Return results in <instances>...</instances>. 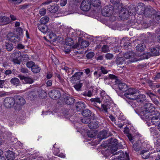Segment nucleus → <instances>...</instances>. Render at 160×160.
<instances>
[{
	"label": "nucleus",
	"mask_w": 160,
	"mask_h": 160,
	"mask_svg": "<svg viewBox=\"0 0 160 160\" xmlns=\"http://www.w3.org/2000/svg\"><path fill=\"white\" fill-rule=\"evenodd\" d=\"M157 110L156 109L154 106L150 103H147L144 105V108L139 113L143 119H147L152 114L155 113V111Z\"/></svg>",
	"instance_id": "f257e3e1"
},
{
	"label": "nucleus",
	"mask_w": 160,
	"mask_h": 160,
	"mask_svg": "<svg viewBox=\"0 0 160 160\" xmlns=\"http://www.w3.org/2000/svg\"><path fill=\"white\" fill-rule=\"evenodd\" d=\"M138 90L134 88H130L124 94V96L130 99H134L136 98Z\"/></svg>",
	"instance_id": "f03ea898"
},
{
	"label": "nucleus",
	"mask_w": 160,
	"mask_h": 160,
	"mask_svg": "<svg viewBox=\"0 0 160 160\" xmlns=\"http://www.w3.org/2000/svg\"><path fill=\"white\" fill-rule=\"evenodd\" d=\"M14 98L16 107L18 108V110H20L21 107L26 103V101L23 97L20 96H15Z\"/></svg>",
	"instance_id": "7ed1b4c3"
},
{
	"label": "nucleus",
	"mask_w": 160,
	"mask_h": 160,
	"mask_svg": "<svg viewBox=\"0 0 160 160\" xmlns=\"http://www.w3.org/2000/svg\"><path fill=\"white\" fill-rule=\"evenodd\" d=\"M110 146L111 147L110 148V153L112 154L113 155H114V153L118 149V140L115 138H111L109 142Z\"/></svg>",
	"instance_id": "20e7f679"
},
{
	"label": "nucleus",
	"mask_w": 160,
	"mask_h": 160,
	"mask_svg": "<svg viewBox=\"0 0 160 160\" xmlns=\"http://www.w3.org/2000/svg\"><path fill=\"white\" fill-rule=\"evenodd\" d=\"M157 12L151 6H147L144 14L145 17L153 19V17H154Z\"/></svg>",
	"instance_id": "39448f33"
},
{
	"label": "nucleus",
	"mask_w": 160,
	"mask_h": 160,
	"mask_svg": "<svg viewBox=\"0 0 160 160\" xmlns=\"http://www.w3.org/2000/svg\"><path fill=\"white\" fill-rule=\"evenodd\" d=\"M113 9V8L112 6H105L102 10V14L103 16L109 17L112 13Z\"/></svg>",
	"instance_id": "423d86ee"
},
{
	"label": "nucleus",
	"mask_w": 160,
	"mask_h": 160,
	"mask_svg": "<svg viewBox=\"0 0 160 160\" xmlns=\"http://www.w3.org/2000/svg\"><path fill=\"white\" fill-rule=\"evenodd\" d=\"M91 8V4L89 0H83L81 3L80 8L84 12L89 11Z\"/></svg>",
	"instance_id": "0eeeda50"
},
{
	"label": "nucleus",
	"mask_w": 160,
	"mask_h": 160,
	"mask_svg": "<svg viewBox=\"0 0 160 160\" xmlns=\"http://www.w3.org/2000/svg\"><path fill=\"white\" fill-rule=\"evenodd\" d=\"M135 54L132 52L125 53L123 55L124 58L127 59H129L128 61L130 62H137L138 60L134 58Z\"/></svg>",
	"instance_id": "6e6552de"
},
{
	"label": "nucleus",
	"mask_w": 160,
	"mask_h": 160,
	"mask_svg": "<svg viewBox=\"0 0 160 160\" xmlns=\"http://www.w3.org/2000/svg\"><path fill=\"white\" fill-rule=\"evenodd\" d=\"M8 39L11 42L15 43L18 42L21 40V38L15 35L13 33H9L7 35Z\"/></svg>",
	"instance_id": "1a4fd4ad"
},
{
	"label": "nucleus",
	"mask_w": 160,
	"mask_h": 160,
	"mask_svg": "<svg viewBox=\"0 0 160 160\" xmlns=\"http://www.w3.org/2000/svg\"><path fill=\"white\" fill-rule=\"evenodd\" d=\"M4 105L7 108H11L15 104L14 98L8 97L6 98L4 100Z\"/></svg>",
	"instance_id": "9d476101"
},
{
	"label": "nucleus",
	"mask_w": 160,
	"mask_h": 160,
	"mask_svg": "<svg viewBox=\"0 0 160 160\" xmlns=\"http://www.w3.org/2000/svg\"><path fill=\"white\" fill-rule=\"evenodd\" d=\"M115 155H119L118 156V159L119 160H129V155L127 152H125L124 153V152L120 150L118 152H114Z\"/></svg>",
	"instance_id": "9b49d317"
},
{
	"label": "nucleus",
	"mask_w": 160,
	"mask_h": 160,
	"mask_svg": "<svg viewBox=\"0 0 160 160\" xmlns=\"http://www.w3.org/2000/svg\"><path fill=\"white\" fill-rule=\"evenodd\" d=\"M130 14L128 10L125 9H122L119 13V17L121 19L125 20L127 19L129 17Z\"/></svg>",
	"instance_id": "f8f14e48"
},
{
	"label": "nucleus",
	"mask_w": 160,
	"mask_h": 160,
	"mask_svg": "<svg viewBox=\"0 0 160 160\" xmlns=\"http://www.w3.org/2000/svg\"><path fill=\"white\" fill-rule=\"evenodd\" d=\"M48 95L53 99H57L60 97V93L58 90H53L49 92Z\"/></svg>",
	"instance_id": "ddd939ff"
},
{
	"label": "nucleus",
	"mask_w": 160,
	"mask_h": 160,
	"mask_svg": "<svg viewBox=\"0 0 160 160\" xmlns=\"http://www.w3.org/2000/svg\"><path fill=\"white\" fill-rule=\"evenodd\" d=\"M147 94L150 97L152 102L156 105L158 106L160 103L158 100V97L155 94L150 92H147Z\"/></svg>",
	"instance_id": "4468645a"
},
{
	"label": "nucleus",
	"mask_w": 160,
	"mask_h": 160,
	"mask_svg": "<svg viewBox=\"0 0 160 160\" xmlns=\"http://www.w3.org/2000/svg\"><path fill=\"white\" fill-rule=\"evenodd\" d=\"M136 8L137 13L139 14H144L146 10L145 5L142 3H138Z\"/></svg>",
	"instance_id": "2eb2a0df"
},
{
	"label": "nucleus",
	"mask_w": 160,
	"mask_h": 160,
	"mask_svg": "<svg viewBox=\"0 0 160 160\" xmlns=\"http://www.w3.org/2000/svg\"><path fill=\"white\" fill-rule=\"evenodd\" d=\"M18 77L21 80H24V82H23L25 83L31 84L34 81L33 79L29 77H25L22 75H19Z\"/></svg>",
	"instance_id": "dca6fc26"
},
{
	"label": "nucleus",
	"mask_w": 160,
	"mask_h": 160,
	"mask_svg": "<svg viewBox=\"0 0 160 160\" xmlns=\"http://www.w3.org/2000/svg\"><path fill=\"white\" fill-rule=\"evenodd\" d=\"M82 72H77L72 76L70 78V81L74 82L75 81L78 80L80 79L81 75L83 74Z\"/></svg>",
	"instance_id": "f3484780"
},
{
	"label": "nucleus",
	"mask_w": 160,
	"mask_h": 160,
	"mask_svg": "<svg viewBox=\"0 0 160 160\" xmlns=\"http://www.w3.org/2000/svg\"><path fill=\"white\" fill-rule=\"evenodd\" d=\"M63 101L66 104L71 105L74 103L75 99L72 96H66L65 97Z\"/></svg>",
	"instance_id": "a211bd4d"
},
{
	"label": "nucleus",
	"mask_w": 160,
	"mask_h": 160,
	"mask_svg": "<svg viewBox=\"0 0 160 160\" xmlns=\"http://www.w3.org/2000/svg\"><path fill=\"white\" fill-rule=\"evenodd\" d=\"M99 125V122L95 120H93L88 124V127L92 129L98 128Z\"/></svg>",
	"instance_id": "6ab92c4d"
},
{
	"label": "nucleus",
	"mask_w": 160,
	"mask_h": 160,
	"mask_svg": "<svg viewBox=\"0 0 160 160\" xmlns=\"http://www.w3.org/2000/svg\"><path fill=\"white\" fill-rule=\"evenodd\" d=\"M116 83L118 84V88L120 90L123 91H126L128 88L127 85L124 83L119 82L118 81H116Z\"/></svg>",
	"instance_id": "aec40b11"
},
{
	"label": "nucleus",
	"mask_w": 160,
	"mask_h": 160,
	"mask_svg": "<svg viewBox=\"0 0 160 160\" xmlns=\"http://www.w3.org/2000/svg\"><path fill=\"white\" fill-rule=\"evenodd\" d=\"M75 107L77 110L79 111L85 108V104L83 102H78L75 103Z\"/></svg>",
	"instance_id": "412c9836"
},
{
	"label": "nucleus",
	"mask_w": 160,
	"mask_h": 160,
	"mask_svg": "<svg viewBox=\"0 0 160 160\" xmlns=\"http://www.w3.org/2000/svg\"><path fill=\"white\" fill-rule=\"evenodd\" d=\"M140 154L141 155L142 157L145 159L149 158L150 155V152L147 149L142 150L140 152Z\"/></svg>",
	"instance_id": "4be33fe9"
},
{
	"label": "nucleus",
	"mask_w": 160,
	"mask_h": 160,
	"mask_svg": "<svg viewBox=\"0 0 160 160\" xmlns=\"http://www.w3.org/2000/svg\"><path fill=\"white\" fill-rule=\"evenodd\" d=\"M15 154L10 150H8L6 153V157L8 160H13L15 158Z\"/></svg>",
	"instance_id": "5701e85b"
},
{
	"label": "nucleus",
	"mask_w": 160,
	"mask_h": 160,
	"mask_svg": "<svg viewBox=\"0 0 160 160\" xmlns=\"http://www.w3.org/2000/svg\"><path fill=\"white\" fill-rule=\"evenodd\" d=\"M136 98L134 99L136 100L138 103H142L146 99V97L145 95L141 94L139 95L137 94Z\"/></svg>",
	"instance_id": "b1692460"
},
{
	"label": "nucleus",
	"mask_w": 160,
	"mask_h": 160,
	"mask_svg": "<svg viewBox=\"0 0 160 160\" xmlns=\"http://www.w3.org/2000/svg\"><path fill=\"white\" fill-rule=\"evenodd\" d=\"M115 61L116 64L119 66V67H121V65H123L125 63V60L122 57L117 58Z\"/></svg>",
	"instance_id": "393cba45"
},
{
	"label": "nucleus",
	"mask_w": 160,
	"mask_h": 160,
	"mask_svg": "<svg viewBox=\"0 0 160 160\" xmlns=\"http://www.w3.org/2000/svg\"><path fill=\"white\" fill-rule=\"evenodd\" d=\"M48 8L49 12L52 13H54L58 11V7L57 4H55L53 5L48 6Z\"/></svg>",
	"instance_id": "a878e982"
},
{
	"label": "nucleus",
	"mask_w": 160,
	"mask_h": 160,
	"mask_svg": "<svg viewBox=\"0 0 160 160\" xmlns=\"http://www.w3.org/2000/svg\"><path fill=\"white\" fill-rule=\"evenodd\" d=\"M38 27V29L43 33H46L48 31V27L45 24H40Z\"/></svg>",
	"instance_id": "bb28decb"
},
{
	"label": "nucleus",
	"mask_w": 160,
	"mask_h": 160,
	"mask_svg": "<svg viewBox=\"0 0 160 160\" xmlns=\"http://www.w3.org/2000/svg\"><path fill=\"white\" fill-rule=\"evenodd\" d=\"M160 48L159 47L156 46L151 49V52L152 55L157 56L159 55V53Z\"/></svg>",
	"instance_id": "cd10ccee"
},
{
	"label": "nucleus",
	"mask_w": 160,
	"mask_h": 160,
	"mask_svg": "<svg viewBox=\"0 0 160 160\" xmlns=\"http://www.w3.org/2000/svg\"><path fill=\"white\" fill-rule=\"evenodd\" d=\"M108 133L106 131H101L98 135V138L100 140L105 138L108 137Z\"/></svg>",
	"instance_id": "c85d7f7f"
},
{
	"label": "nucleus",
	"mask_w": 160,
	"mask_h": 160,
	"mask_svg": "<svg viewBox=\"0 0 160 160\" xmlns=\"http://www.w3.org/2000/svg\"><path fill=\"white\" fill-rule=\"evenodd\" d=\"M153 20L157 23H160V12H157L154 17H153Z\"/></svg>",
	"instance_id": "c756f323"
},
{
	"label": "nucleus",
	"mask_w": 160,
	"mask_h": 160,
	"mask_svg": "<svg viewBox=\"0 0 160 160\" xmlns=\"http://www.w3.org/2000/svg\"><path fill=\"white\" fill-rule=\"evenodd\" d=\"M13 34H14L15 35L21 38L22 37V29L20 27L17 28Z\"/></svg>",
	"instance_id": "7c9ffc66"
},
{
	"label": "nucleus",
	"mask_w": 160,
	"mask_h": 160,
	"mask_svg": "<svg viewBox=\"0 0 160 160\" xmlns=\"http://www.w3.org/2000/svg\"><path fill=\"white\" fill-rule=\"evenodd\" d=\"M101 106V108L99 107H97L99 110L101 112L103 111L105 112H108V109L109 108V106H108V105H106L104 103L103 104H102Z\"/></svg>",
	"instance_id": "2f4dec72"
},
{
	"label": "nucleus",
	"mask_w": 160,
	"mask_h": 160,
	"mask_svg": "<svg viewBox=\"0 0 160 160\" xmlns=\"http://www.w3.org/2000/svg\"><path fill=\"white\" fill-rule=\"evenodd\" d=\"M90 2L91 5L94 7H98L101 4L100 0H90Z\"/></svg>",
	"instance_id": "473e14b6"
},
{
	"label": "nucleus",
	"mask_w": 160,
	"mask_h": 160,
	"mask_svg": "<svg viewBox=\"0 0 160 160\" xmlns=\"http://www.w3.org/2000/svg\"><path fill=\"white\" fill-rule=\"evenodd\" d=\"M145 48V45L144 43H140L138 44L136 47L137 50L139 51L142 52L143 51Z\"/></svg>",
	"instance_id": "72a5a7b5"
},
{
	"label": "nucleus",
	"mask_w": 160,
	"mask_h": 160,
	"mask_svg": "<svg viewBox=\"0 0 160 160\" xmlns=\"http://www.w3.org/2000/svg\"><path fill=\"white\" fill-rule=\"evenodd\" d=\"M82 113L83 117L87 118L90 117L91 115V112L88 109H86L83 111Z\"/></svg>",
	"instance_id": "f704fd0d"
},
{
	"label": "nucleus",
	"mask_w": 160,
	"mask_h": 160,
	"mask_svg": "<svg viewBox=\"0 0 160 160\" xmlns=\"http://www.w3.org/2000/svg\"><path fill=\"white\" fill-rule=\"evenodd\" d=\"M10 82L13 85L17 86L18 85L20 81L17 78H13L11 79Z\"/></svg>",
	"instance_id": "c9c22d12"
},
{
	"label": "nucleus",
	"mask_w": 160,
	"mask_h": 160,
	"mask_svg": "<svg viewBox=\"0 0 160 160\" xmlns=\"http://www.w3.org/2000/svg\"><path fill=\"white\" fill-rule=\"evenodd\" d=\"M133 148L135 151L138 152L142 149V147L138 143L136 142L133 144Z\"/></svg>",
	"instance_id": "e433bc0d"
},
{
	"label": "nucleus",
	"mask_w": 160,
	"mask_h": 160,
	"mask_svg": "<svg viewBox=\"0 0 160 160\" xmlns=\"http://www.w3.org/2000/svg\"><path fill=\"white\" fill-rule=\"evenodd\" d=\"M10 19L9 18L6 17H2L0 18V22H2L4 24H6L9 23Z\"/></svg>",
	"instance_id": "4c0bfd02"
},
{
	"label": "nucleus",
	"mask_w": 160,
	"mask_h": 160,
	"mask_svg": "<svg viewBox=\"0 0 160 160\" xmlns=\"http://www.w3.org/2000/svg\"><path fill=\"white\" fill-rule=\"evenodd\" d=\"M41 68L38 65L35 64L32 69V71L34 73H38L40 72Z\"/></svg>",
	"instance_id": "58836bf2"
},
{
	"label": "nucleus",
	"mask_w": 160,
	"mask_h": 160,
	"mask_svg": "<svg viewBox=\"0 0 160 160\" xmlns=\"http://www.w3.org/2000/svg\"><path fill=\"white\" fill-rule=\"evenodd\" d=\"M28 97L31 99H33L36 97V93L33 91H31L28 92Z\"/></svg>",
	"instance_id": "ea45409f"
},
{
	"label": "nucleus",
	"mask_w": 160,
	"mask_h": 160,
	"mask_svg": "<svg viewBox=\"0 0 160 160\" xmlns=\"http://www.w3.org/2000/svg\"><path fill=\"white\" fill-rule=\"evenodd\" d=\"M128 11L130 14H133V13H135V12H137L136 7L133 6H130L129 8V9Z\"/></svg>",
	"instance_id": "a19ab883"
},
{
	"label": "nucleus",
	"mask_w": 160,
	"mask_h": 160,
	"mask_svg": "<svg viewBox=\"0 0 160 160\" xmlns=\"http://www.w3.org/2000/svg\"><path fill=\"white\" fill-rule=\"evenodd\" d=\"M49 20V18L47 16H45L42 18L40 20V24H45L47 23Z\"/></svg>",
	"instance_id": "79ce46f5"
},
{
	"label": "nucleus",
	"mask_w": 160,
	"mask_h": 160,
	"mask_svg": "<svg viewBox=\"0 0 160 160\" xmlns=\"http://www.w3.org/2000/svg\"><path fill=\"white\" fill-rule=\"evenodd\" d=\"M13 48V45L12 43H6V48L8 51H11Z\"/></svg>",
	"instance_id": "37998d69"
},
{
	"label": "nucleus",
	"mask_w": 160,
	"mask_h": 160,
	"mask_svg": "<svg viewBox=\"0 0 160 160\" xmlns=\"http://www.w3.org/2000/svg\"><path fill=\"white\" fill-rule=\"evenodd\" d=\"M82 86V83L80 82H78L74 87L75 88L77 91H79L80 90V89Z\"/></svg>",
	"instance_id": "c03bdc74"
},
{
	"label": "nucleus",
	"mask_w": 160,
	"mask_h": 160,
	"mask_svg": "<svg viewBox=\"0 0 160 160\" xmlns=\"http://www.w3.org/2000/svg\"><path fill=\"white\" fill-rule=\"evenodd\" d=\"M132 100L131 101L129 104L132 106L133 108H135L136 106L138 105V102L135 99H132Z\"/></svg>",
	"instance_id": "a18cd8bd"
},
{
	"label": "nucleus",
	"mask_w": 160,
	"mask_h": 160,
	"mask_svg": "<svg viewBox=\"0 0 160 160\" xmlns=\"http://www.w3.org/2000/svg\"><path fill=\"white\" fill-rule=\"evenodd\" d=\"M89 45V42L88 41H83L81 43V48H84L88 47Z\"/></svg>",
	"instance_id": "49530a36"
},
{
	"label": "nucleus",
	"mask_w": 160,
	"mask_h": 160,
	"mask_svg": "<svg viewBox=\"0 0 160 160\" xmlns=\"http://www.w3.org/2000/svg\"><path fill=\"white\" fill-rule=\"evenodd\" d=\"M81 122L84 124H87L90 121V118L83 117V118L81 119Z\"/></svg>",
	"instance_id": "de8ad7c7"
},
{
	"label": "nucleus",
	"mask_w": 160,
	"mask_h": 160,
	"mask_svg": "<svg viewBox=\"0 0 160 160\" xmlns=\"http://www.w3.org/2000/svg\"><path fill=\"white\" fill-rule=\"evenodd\" d=\"M102 50L103 52L105 53L109 51V48L107 45H104L102 47Z\"/></svg>",
	"instance_id": "09e8293b"
},
{
	"label": "nucleus",
	"mask_w": 160,
	"mask_h": 160,
	"mask_svg": "<svg viewBox=\"0 0 160 160\" xmlns=\"http://www.w3.org/2000/svg\"><path fill=\"white\" fill-rule=\"evenodd\" d=\"M56 76L58 78L60 83L63 85L65 84V82L64 79L60 76L59 74H56Z\"/></svg>",
	"instance_id": "8fccbe9b"
},
{
	"label": "nucleus",
	"mask_w": 160,
	"mask_h": 160,
	"mask_svg": "<svg viewBox=\"0 0 160 160\" xmlns=\"http://www.w3.org/2000/svg\"><path fill=\"white\" fill-rule=\"evenodd\" d=\"M73 41L71 38H68L66 39V43L67 45L71 46L73 45Z\"/></svg>",
	"instance_id": "3c124183"
},
{
	"label": "nucleus",
	"mask_w": 160,
	"mask_h": 160,
	"mask_svg": "<svg viewBox=\"0 0 160 160\" xmlns=\"http://www.w3.org/2000/svg\"><path fill=\"white\" fill-rule=\"evenodd\" d=\"M8 81L6 80H0V88H3V86L5 84L8 83Z\"/></svg>",
	"instance_id": "603ef678"
},
{
	"label": "nucleus",
	"mask_w": 160,
	"mask_h": 160,
	"mask_svg": "<svg viewBox=\"0 0 160 160\" xmlns=\"http://www.w3.org/2000/svg\"><path fill=\"white\" fill-rule=\"evenodd\" d=\"M35 64L34 62L32 61L28 62L27 63V67L29 68H31V69Z\"/></svg>",
	"instance_id": "864d4df0"
},
{
	"label": "nucleus",
	"mask_w": 160,
	"mask_h": 160,
	"mask_svg": "<svg viewBox=\"0 0 160 160\" xmlns=\"http://www.w3.org/2000/svg\"><path fill=\"white\" fill-rule=\"evenodd\" d=\"M87 134L88 136L90 138H93L96 136L95 133L92 131L88 132Z\"/></svg>",
	"instance_id": "5fc2aeb1"
},
{
	"label": "nucleus",
	"mask_w": 160,
	"mask_h": 160,
	"mask_svg": "<svg viewBox=\"0 0 160 160\" xmlns=\"http://www.w3.org/2000/svg\"><path fill=\"white\" fill-rule=\"evenodd\" d=\"M95 54L93 52H90L86 55V57L88 59L92 58L94 56Z\"/></svg>",
	"instance_id": "6e6d98bb"
},
{
	"label": "nucleus",
	"mask_w": 160,
	"mask_h": 160,
	"mask_svg": "<svg viewBox=\"0 0 160 160\" xmlns=\"http://www.w3.org/2000/svg\"><path fill=\"white\" fill-rule=\"evenodd\" d=\"M8 1L14 4H18L22 2V0H8Z\"/></svg>",
	"instance_id": "4d7b16f0"
},
{
	"label": "nucleus",
	"mask_w": 160,
	"mask_h": 160,
	"mask_svg": "<svg viewBox=\"0 0 160 160\" xmlns=\"http://www.w3.org/2000/svg\"><path fill=\"white\" fill-rule=\"evenodd\" d=\"M38 93L39 97H42L43 95L45 94V91L43 90L39 89L38 91Z\"/></svg>",
	"instance_id": "13d9d810"
},
{
	"label": "nucleus",
	"mask_w": 160,
	"mask_h": 160,
	"mask_svg": "<svg viewBox=\"0 0 160 160\" xmlns=\"http://www.w3.org/2000/svg\"><path fill=\"white\" fill-rule=\"evenodd\" d=\"M145 80L146 82L148 83L149 86L151 87V88H153V86L154 85V83H153L152 81L147 79H145Z\"/></svg>",
	"instance_id": "bf43d9fd"
},
{
	"label": "nucleus",
	"mask_w": 160,
	"mask_h": 160,
	"mask_svg": "<svg viewBox=\"0 0 160 160\" xmlns=\"http://www.w3.org/2000/svg\"><path fill=\"white\" fill-rule=\"evenodd\" d=\"M100 70H101V72H102L104 74H107L108 72V71L105 69V68L104 67L102 66L100 68Z\"/></svg>",
	"instance_id": "052dcab7"
},
{
	"label": "nucleus",
	"mask_w": 160,
	"mask_h": 160,
	"mask_svg": "<svg viewBox=\"0 0 160 160\" xmlns=\"http://www.w3.org/2000/svg\"><path fill=\"white\" fill-rule=\"evenodd\" d=\"M46 9L45 8H42L39 10V13L41 15L43 16L46 13Z\"/></svg>",
	"instance_id": "680f3d73"
},
{
	"label": "nucleus",
	"mask_w": 160,
	"mask_h": 160,
	"mask_svg": "<svg viewBox=\"0 0 160 160\" xmlns=\"http://www.w3.org/2000/svg\"><path fill=\"white\" fill-rule=\"evenodd\" d=\"M91 100L92 102H93L94 103L98 102L99 103H100L101 102V101L100 99V98H92L91 99Z\"/></svg>",
	"instance_id": "e2e57ef3"
},
{
	"label": "nucleus",
	"mask_w": 160,
	"mask_h": 160,
	"mask_svg": "<svg viewBox=\"0 0 160 160\" xmlns=\"http://www.w3.org/2000/svg\"><path fill=\"white\" fill-rule=\"evenodd\" d=\"M113 54L109 53H107L105 55V57L107 59H111L113 58Z\"/></svg>",
	"instance_id": "0e129e2a"
},
{
	"label": "nucleus",
	"mask_w": 160,
	"mask_h": 160,
	"mask_svg": "<svg viewBox=\"0 0 160 160\" xmlns=\"http://www.w3.org/2000/svg\"><path fill=\"white\" fill-rule=\"evenodd\" d=\"M106 105L109 106L108 108H109L110 107L112 106V105L113 104L112 101L110 100V101H108V102L107 101L105 103Z\"/></svg>",
	"instance_id": "69168bd1"
},
{
	"label": "nucleus",
	"mask_w": 160,
	"mask_h": 160,
	"mask_svg": "<svg viewBox=\"0 0 160 160\" xmlns=\"http://www.w3.org/2000/svg\"><path fill=\"white\" fill-rule=\"evenodd\" d=\"M28 5L27 4H24L22 5H20L19 6L20 9H25L28 8Z\"/></svg>",
	"instance_id": "338daca9"
},
{
	"label": "nucleus",
	"mask_w": 160,
	"mask_h": 160,
	"mask_svg": "<svg viewBox=\"0 0 160 160\" xmlns=\"http://www.w3.org/2000/svg\"><path fill=\"white\" fill-rule=\"evenodd\" d=\"M15 64H19L20 63V62L17 58H13L12 60Z\"/></svg>",
	"instance_id": "774afa93"
}]
</instances>
